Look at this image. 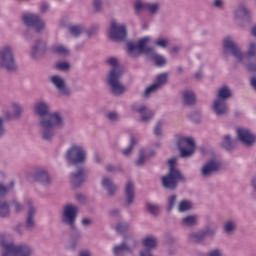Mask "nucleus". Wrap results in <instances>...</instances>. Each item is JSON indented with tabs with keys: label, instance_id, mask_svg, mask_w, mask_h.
<instances>
[{
	"label": "nucleus",
	"instance_id": "1",
	"mask_svg": "<svg viewBox=\"0 0 256 256\" xmlns=\"http://www.w3.org/2000/svg\"><path fill=\"white\" fill-rule=\"evenodd\" d=\"M49 103L45 100L35 102L33 113L40 118L39 125L41 137L44 141H52L55 137V128L61 129L65 126V118L61 112H49Z\"/></svg>",
	"mask_w": 256,
	"mask_h": 256
},
{
	"label": "nucleus",
	"instance_id": "2",
	"mask_svg": "<svg viewBox=\"0 0 256 256\" xmlns=\"http://www.w3.org/2000/svg\"><path fill=\"white\" fill-rule=\"evenodd\" d=\"M149 43H151V37L145 36L140 38L137 42H128L127 51L129 57L133 59L145 53L148 59H151L158 67H165L167 65V58L161 54H157L153 49L149 48Z\"/></svg>",
	"mask_w": 256,
	"mask_h": 256
},
{
	"label": "nucleus",
	"instance_id": "3",
	"mask_svg": "<svg viewBox=\"0 0 256 256\" xmlns=\"http://www.w3.org/2000/svg\"><path fill=\"white\" fill-rule=\"evenodd\" d=\"M222 47L223 53L226 55L230 53L238 63H245L247 59H256V41H250L248 43L246 54L243 53L241 47L235 43V40L231 36L224 38Z\"/></svg>",
	"mask_w": 256,
	"mask_h": 256
},
{
	"label": "nucleus",
	"instance_id": "4",
	"mask_svg": "<svg viewBox=\"0 0 256 256\" xmlns=\"http://www.w3.org/2000/svg\"><path fill=\"white\" fill-rule=\"evenodd\" d=\"M107 63L112 69L106 77V83L109 85L113 95H123L126 88L119 80L124 73L123 66L119 64V59L116 57L108 58Z\"/></svg>",
	"mask_w": 256,
	"mask_h": 256
},
{
	"label": "nucleus",
	"instance_id": "5",
	"mask_svg": "<svg viewBox=\"0 0 256 256\" xmlns=\"http://www.w3.org/2000/svg\"><path fill=\"white\" fill-rule=\"evenodd\" d=\"M0 247L3 251L1 256H32L33 248L27 244H15L11 237L7 235L0 236Z\"/></svg>",
	"mask_w": 256,
	"mask_h": 256
},
{
	"label": "nucleus",
	"instance_id": "6",
	"mask_svg": "<svg viewBox=\"0 0 256 256\" xmlns=\"http://www.w3.org/2000/svg\"><path fill=\"white\" fill-rule=\"evenodd\" d=\"M169 172L167 175L163 176L161 181L163 187L166 189H175L179 181H183L185 178L181 171L177 169V158H170L168 160Z\"/></svg>",
	"mask_w": 256,
	"mask_h": 256
},
{
	"label": "nucleus",
	"instance_id": "7",
	"mask_svg": "<svg viewBox=\"0 0 256 256\" xmlns=\"http://www.w3.org/2000/svg\"><path fill=\"white\" fill-rule=\"evenodd\" d=\"M64 157L67 163H73L74 165L85 163L87 161V149L83 144L73 143L67 149Z\"/></svg>",
	"mask_w": 256,
	"mask_h": 256
},
{
	"label": "nucleus",
	"instance_id": "8",
	"mask_svg": "<svg viewBox=\"0 0 256 256\" xmlns=\"http://www.w3.org/2000/svg\"><path fill=\"white\" fill-rule=\"evenodd\" d=\"M0 69H7V71H15L17 69L13 46L9 44L2 46L0 49Z\"/></svg>",
	"mask_w": 256,
	"mask_h": 256
},
{
	"label": "nucleus",
	"instance_id": "9",
	"mask_svg": "<svg viewBox=\"0 0 256 256\" xmlns=\"http://www.w3.org/2000/svg\"><path fill=\"white\" fill-rule=\"evenodd\" d=\"M107 37L111 41H125L127 39V25L117 20H111L107 30Z\"/></svg>",
	"mask_w": 256,
	"mask_h": 256
},
{
	"label": "nucleus",
	"instance_id": "10",
	"mask_svg": "<svg viewBox=\"0 0 256 256\" xmlns=\"http://www.w3.org/2000/svg\"><path fill=\"white\" fill-rule=\"evenodd\" d=\"M178 151L182 159H189L195 155V139L191 136L178 138Z\"/></svg>",
	"mask_w": 256,
	"mask_h": 256
},
{
	"label": "nucleus",
	"instance_id": "11",
	"mask_svg": "<svg viewBox=\"0 0 256 256\" xmlns=\"http://www.w3.org/2000/svg\"><path fill=\"white\" fill-rule=\"evenodd\" d=\"M79 208L73 204L64 206L61 214V221L64 225H68L71 229H75V221L77 220V214Z\"/></svg>",
	"mask_w": 256,
	"mask_h": 256
},
{
	"label": "nucleus",
	"instance_id": "12",
	"mask_svg": "<svg viewBox=\"0 0 256 256\" xmlns=\"http://www.w3.org/2000/svg\"><path fill=\"white\" fill-rule=\"evenodd\" d=\"M131 111H133V113H138L143 123H149V121H153V118L155 117V112L149 109L145 104L134 103L131 106Z\"/></svg>",
	"mask_w": 256,
	"mask_h": 256
},
{
	"label": "nucleus",
	"instance_id": "13",
	"mask_svg": "<svg viewBox=\"0 0 256 256\" xmlns=\"http://www.w3.org/2000/svg\"><path fill=\"white\" fill-rule=\"evenodd\" d=\"M22 21L26 27H34L36 31H43L45 29V22L35 13H25Z\"/></svg>",
	"mask_w": 256,
	"mask_h": 256
},
{
	"label": "nucleus",
	"instance_id": "14",
	"mask_svg": "<svg viewBox=\"0 0 256 256\" xmlns=\"http://www.w3.org/2000/svg\"><path fill=\"white\" fill-rule=\"evenodd\" d=\"M221 169V161L217 158H213L208 160L200 169L201 177L207 178L211 177L215 171H219Z\"/></svg>",
	"mask_w": 256,
	"mask_h": 256
},
{
	"label": "nucleus",
	"instance_id": "15",
	"mask_svg": "<svg viewBox=\"0 0 256 256\" xmlns=\"http://www.w3.org/2000/svg\"><path fill=\"white\" fill-rule=\"evenodd\" d=\"M50 83L57 89L59 95H63L65 97H68V95H71V89L67 86V82L65 81V78L63 76L59 75H52L50 77Z\"/></svg>",
	"mask_w": 256,
	"mask_h": 256
},
{
	"label": "nucleus",
	"instance_id": "16",
	"mask_svg": "<svg viewBox=\"0 0 256 256\" xmlns=\"http://www.w3.org/2000/svg\"><path fill=\"white\" fill-rule=\"evenodd\" d=\"M238 140L247 147H251L256 143V136L249 129L240 127L236 131Z\"/></svg>",
	"mask_w": 256,
	"mask_h": 256
},
{
	"label": "nucleus",
	"instance_id": "17",
	"mask_svg": "<svg viewBox=\"0 0 256 256\" xmlns=\"http://www.w3.org/2000/svg\"><path fill=\"white\" fill-rule=\"evenodd\" d=\"M211 111L216 117H225L229 113V105L226 101L215 98L212 101Z\"/></svg>",
	"mask_w": 256,
	"mask_h": 256
},
{
	"label": "nucleus",
	"instance_id": "18",
	"mask_svg": "<svg viewBox=\"0 0 256 256\" xmlns=\"http://www.w3.org/2000/svg\"><path fill=\"white\" fill-rule=\"evenodd\" d=\"M135 247H137L135 241L126 240L113 247V254L115 256H124L125 253H133V249H135Z\"/></svg>",
	"mask_w": 256,
	"mask_h": 256
},
{
	"label": "nucleus",
	"instance_id": "19",
	"mask_svg": "<svg viewBox=\"0 0 256 256\" xmlns=\"http://www.w3.org/2000/svg\"><path fill=\"white\" fill-rule=\"evenodd\" d=\"M124 194V205L126 207L133 205L135 203V184L133 182L128 181L126 183Z\"/></svg>",
	"mask_w": 256,
	"mask_h": 256
},
{
	"label": "nucleus",
	"instance_id": "20",
	"mask_svg": "<svg viewBox=\"0 0 256 256\" xmlns=\"http://www.w3.org/2000/svg\"><path fill=\"white\" fill-rule=\"evenodd\" d=\"M102 188L107 191L108 195L113 196L117 193L119 187L113 182V179L109 176H103L100 182Z\"/></svg>",
	"mask_w": 256,
	"mask_h": 256
},
{
	"label": "nucleus",
	"instance_id": "21",
	"mask_svg": "<svg viewBox=\"0 0 256 256\" xmlns=\"http://www.w3.org/2000/svg\"><path fill=\"white\" fill-rule=\"evenodd\" d=\"M234 19L236 21H242L245 19H251V10L247 8V5L240 4L235 10H234Z\"/></svg>",
	"mask_w": 256,
	"mask_h": 256
},
{
	"label": "nucleus",
	"instance_id": "22",
	"mask_svg": "<svg viewBox=\"0 0 256 256\" xmlns=\"http://www.w3.org/2000/svg\"><path fill=\"white\" fill-rule=\"evenodd\" d=\"M181 227L191 229V227H197L199 225V216L196 214H190L184 216L180 221Z\"/></svg>",
	"mask_w": 256,
	"mask_h": 256
},
{
	"label": "nucleus",
	"instance_id": "23",
	"mask_svg": "<svg viewBox=\"0 0 256 256\" xmlns=\"http://www.w3.org/2000/svg\"><path fill=\"white\" fill-rule=\"evenodd\" d=\"M11 112H3L6 119H11V117H21L23 115V106L19 102H11L10 104Z\"/></svg>",
	"mask_w": 256,
	"mask_h": 256
},
{
	"label": "nucleus",
	"instance_id": "24",
	"mask_svg": "<svg viewBox=\"0 0 256 256\" xmlns=\"http://www.w3.org/2000/svg\"><path fill=\"white\" fill-rule=\"evenodd\" d=\"M86 180L87 175L85 174V172H83V170H77L70 175V182L72 183V185H74V187H79V185L84 183V181Z\"/></svg>",
	"mask_w": 256,
	"mask_h": 256
},
{
	"label": "nucleus",
	"instance_id": "25",
	"mask_svg": "<svg viewBox=\"0 0 256 256\" xmlns=\"http://www.w3.org/2000/svg\"><path fill=\"white\" fill-rule=\"evenodd\" d=\"M233 97V91L229 86H221L218 88L216 92V98L215 99H220L221 101H229Z\"/></svg>",
	"mask_w": 256,
	"mask_h": 256
},
{
	"label": "nucleus",
	"instance_id": "26",
	"mask_svg": "<svg viewBox=\"0 0 256 256\" xmlns=\"http://www.w3.org/2000/svg\"><path fill=\"white\" fill-rule=\"evenodd\" d=\"M159 244L157 237L153 235H149L143 238L142 245L146 248L144 251H153V249H157V245Z\"/></svg>",
	"mask_w": 256,
	"mask_h": 256
},
{
	"label": "nucleus",
	"instance_id": "27",
	"mask_svg": "<svg viewBox=\"0 0 256 256\" xmlns=\"http://www.w3.org/2000/svg\"><path fill=\"white\" fill-rule=\"evenodd\" d=\"M36 181H40L42 185H50L51 183V176L47 173V170L40 169L35 173Z\"/></svg>",
	"mask_w": 256,
	"mask_h": 256
},
{
	"label": "nucleus",
	"instance_id": "28",
	"mask_svg": "<svg viewBox=\"0 0 256 256\" xmlns=\"http://www.w3.org/2000/svg\"><path fill=\"white\" fill-rule=\"evenodd\" d=\"M45 47H47V42L43 40H36L30 50L31 57H37V55H39V52L43 51Z\"/></svg>",
	"mask_w": 256,
	"mask_h": 256
},
{
	"label": "nucleus",
	"instance_id": "29",
	"mask_svg": "<svg viewBox=\"0 0 256 256\" xmlns=\"http://www.w3.org/2000/svg\"><path fill=\"white\" fill-rule=\"evenodd\" d=\"M51 49L52 53L61 55L62 57H69L71 55V50L63 44H54Z\"/></svg>",
	"mask_w": 256,
	"mask_h": 256
},
{
	"label": "nucleus",
	"instance_id": "30",
	"mask_svg": "<svg viewBox=\"0 0 256 256\" xmlns=\"http://www.w3.org/2000/svg\"><path fill=\"white\" fill-rule=\"evenodd\" d=\"M223 231L226 235H233L237 231V221L233 219L226 220L223 225Z\"/></svg>",
	"mask_w": 256,
	"mask_h": 256
},
{
	"label": "nucleus",
	"instance_id": "31",
	"mask_svg": "<svg viewBox=\"0 0 256 256\" xmlns=\"http://www.w3.org/2000/svg\"><path fill=\"white\" fill-rule=\"evenodd\" d=\"M137 143H139V138H137L135 135H131L130 136V145L122 150V154L125 157H129V155H131V153H133V148L135 147V145H137Z\"/></svg>",
	"mask_w": 256,
	"mask_h": 256
},
{
	"label": "nucleus",
	"instance_id": "32",
	"mask_svg": "<svg viewBox=\"0 0 256 256\" xmlns=\"http://www.w3.org/2000/svg\"><path fill=\"white\" fill-rule=\"evenodd\" d=\"M81 237V233H77V235L72 236L71 240L66 244V249L68 251H76L77 247H79V238Z\"/></svg>",
	"mask_w": 256,
	"mask_h": 256
},
{
	"label": "nucleus",
	"instance_id": "33",
	"mask_svg": "<svg viewBox=\"0 0 256 256\" xmlns=\"http://www.w3.org/2000/svg\"><path fill=\"white\" fill-rule=\"evenodd\" d=\"M183 101L186 105H194L196 101L195 92L186 90L183 92Z\"/></svg>",
	"mask_w": 256,
	"mask_h": 256
},
{
	"label": "nucleus",
	"instance_id": "34",
	"mask_svg": "<svg viewBox=\"0 0 256 256\" xmlns=\"http://www.w3.org/2000/svg\"><path fill=\"white\" fill-rule=\"evenodd\" d=\"M188 239L190 241H194L195 243H199L205 239V232L203 230L196 231V232H190L188 234Z\"/></svg>",
	"mask_w": 256,
	"mask_h": 256
},
{
	"label": "nucleus",
	"instance_id": "35",
	"mask_svg": "<svg viewBox=\"0 0 256 256\" xmlns=\"http://www.w3.org/2000/svg\"><path fill=\"white\" fill-rule=\"evenodd\" d=\"M191 209H193V202L189 200H182L178 204L179 213H187V211H191Z\"/></svg>",
	"mask_w": 256,
	"mask_h": 256
},
{
	"label": "nucleus",
	"instance_id": "36",
	"mask_svg": "<svg viewBox=\"0 0 256 256\" xmlns=\"http://www.w3.org/2000/svg\"><path fill=\"white\" fill-rule=\"evenodd\" d=\"M147 3L143 2V0H136L134 2V11L137 15L143 13L144 11H147Z\"/></svg>",
	"mask_w": 256,
	"mask_h": 256
},
{
	"label": "nucleus",
	"instance_id": "37",
	"mask_svg": "<svg viewBox=\"0 0 256 256\" xmlns=\"http://www.w3.org/2000/svg\"><path fill=\"white\" fill-rule=\"evenodd\" d=\"M25 205L28 207L27 217L35 219V215H37V208L33 207V199H27L25 201Z\"/></svg>",
	"mask_w": 256,
	"mask_h": 256
},
{
	"label": "nucleus",
	"instance_id": "38",
	"mask_svg": "<svg viewBox=\"0 0 256 256\" xmlns=\"http://www.w3.org/2000/svg\"><path fill=\"white\" fill-rule=\"evenodd\" d=\"M168 79H169V73L164 72V73L158 74L156 76V80L154 84L158 85V87L161 89V87L167 83Z\"/></svg>",
	"mask_w": 256,
	"mask_h": 256
},
{
	"label": "nucleus",
	"instance_id": "39",
	"mask_svg": "<svg viewBox=\"0 0 256 256\" xmlns=\"http://www.w3.org/2000/svg\"><path fill=\"white\" fill-rule=\"evenodd\" d=\"M160 7L161 5H159V3L157 2H148L146 6V11H148V13H151V15H157V13H159Z\"/></svg>",
	"mask_w": 256,
	"mask_h": 256
},
{
	"label": "nucleus",
	"instance_id": "40",
	"mask_svg": "<svg viewBox=\"0 0 256 256\" xmlns=\"http://www.w3.org/2000/svg\"><path fill=\"white\" fill-rule=\"evenodd\" d=\"M235 141L231 138V135L227 134L223 137L221 145L224 149H232Z\"/></svg>",
	"mask_w": 256,
	"mask_h": 256
},
{
	"label": "nucleus",
	"instance_id": "41",
	"mask_svg": "<svg viewBox=\"0 0 256 256\" xmlns=\"http://www.w3.org/2000/svg\"><path fill=\"white\" fill-rule=\"evenodd\" d=\"M161 89L158 85L155 83L148 86L144 91V97H151V95H154V93H157Z\"/></svg>",
	"mask_w": 256,
	"mask_h": 256
},
{
	"label": "nucleus",
	"instance_id": "42",
	"mask_svg": "<svg viewBox=\"0 0 256 256\" xmlns=\"http://www.w3.org/2000/svg\"><path fill=\"white\" fill-rule=\"evenodd\" d=\"M165 125V122H163V120H160L156 123L155 127H154V135L156 137H163L164 133H163V126Z\"/></svg>",
	"mask_w": 256,
	"mask_h": 256
},
{
	"label": "nucleus",
	"instance_id": "43",
	"mask_svg": "<svg viewBox=\"0 0 256 256\" xmlns=\"http://www.w3.org/2000/svg\"><path fill=\"white\" fill-rule=\"evenodd\" d=\"M146 211L150 213V215H157L159 213V205L155 203H147Z\"/></svg>",
	"mask_w": 256,
	"mask_h": 256
},
{
	"label": "nucleus",
	"instance_id": "44",
	"mask_svg": "<svg viewBox=\"0 0 256 256\" xmlns=\"http://www.w3.org/2000/svg\"><path fill=\"white\" fill-rule=\"evenodd\" d=\"M175 205H177V195H171L167 199V209L168 211H173L175 208Z\"/></svg>",
	"mask_w": 256,
	"mask_h": 256
},
{
	"label": "nucleus",
	"instance_id": "45",
	"mask_svg": "<svg viewBox=\"0 0 256 256\" xmlns=\"http://www.w3.org/2000/svg\"><path fill=\"white\" fill-rule=\"evenodd\" d=\"M56 69H58V71H69L71 64L67 61H60L56 63Z\"/></svg>",
	"mask_w": 256,
	"mask_h": 256
},
{
	"label": "nucleus",
	"instance_id": "46",
	"mask_svg": "<svg viewBox=\"0 0 256 256\" xmlns=\"http://www.w3.org/2000/svg\"><path fill=\"white\" fill-rule=\"evenodd\" d=\"M115 231H117V233H125V231H129V223L119 222L115 226Z\"/></svg>",
	"mask_w": 256,
	"mask_h": 256
},
{
	"label": "nucleus",
	"instance_id": "47",
	"mask_svg": "<svg viewBox=\"0 0 256 256\" xmlns=\"http://www.w3.org/2000/svg\"><path fill=\"white\" fill-rule=\"evenodd\" d=\"M147 157H149V152L147 150H140L139 158L136 161V164L143 165Z\"/></svg>",
	"mask_w": 256,
	"mask_h": 256
},
{
	"label": "nucleus",
	"instance_id": "48",
	"mask_svg": "<svg viewBox=\"0 0 256 256\" xmlns=\"http://www.w3.org/2000/svg\"><path fill=\"white\" fill-rule=\"evenodd\" d=\"M155 45H157V47H161L162 49H165L166 47L169 46V39L167 38H158L155 40Z\"/></svg>",
	"mask_w": 256,
	"mask_h": 256
},
{
	"label": "nucleus",
	"instance_id": "49",
	"mask_svg": "<svg viewBox=\"0 0 256 256\" xmlns=\"http://www.w3.org/2000/svg\"><path fill=\"white\" fill-rule=\"evenodd\" d=\"M205 233V237H213L215 233H217V226H208L205 230H203Z\"/></svg>",
	"mask_w": 256,
	"mask_h": 256
},
{
	"label": "nucleus",
	"instance_id": "50",
	"mask_svg": "<svg viewBox=\"0 0 256 256\" xmlns=\"http://www.w3.org/2000/svg\"><path fill=\"white\" fill-rule=\"evenodd\" d=\"M70 33L73 37H79L83 33V28L81 26H72L70 27Z\"/></svg>",
	"mask_w": 256,
	"mask_h": 256
},
{
	"label": "nucleus",
	"instance_id": "51",
	"mask_svg": "<svg viewBox=\"0 0 256 256\" xmlns=\"http://www.w3.org/2000/svg\"><path fill=\"white\" fill-rule=\"evenodd\" d=\"M106 118L108 119V121H119V113H117L116 111H110L106 114Z\"/></svg>",
	"mask_w": 256,
	"mask_h": 256
},
{
	"label": "nucleus",
	"instance_id": "52",
	"mask_svg": "<svg viewBox=\"0 0 256 256\" xmlns=\"http://www.w3.org/2000/svg\"><path fill=\"white\" fill-rule=\"evenodd\" d=\"M12 207L15 211V213H21V211H23V209H25V205H23L21 202L19 201H14L12 203Z\"/></svg>",
	"mask_w": 256,
	"mask_h": 256
},
{
	"label": "nucleus",
	"instance_id": "53",
	"mask_svg": "<svg viewBox=\"0 0 256 256\" xmlns=\"http://www.w3.org/2000/svg\"><path fill=\"white\" fill-rule=\"evenodd\" d=\"M207 256H225L222 249L214 248L207 253Z\"/></svg>",
	"mask_w": 256,
	"mask_h": 256
},
{
	"label": "nucleus",
	"instance_id": "54",
	"mask_svg": "<svg viewBox=\"0 0 256 256\" xmlns=\"http://www.w3.org/2000/svg\"><path fill=\"white\" fill-rule=\"evenodd\" d=\"M25 227L29 230L33 229L35 227V218L27 217Z\"/></svg>",
	"mask_w": 256,
	"mask_h": 256
},
{
	"label": "nucleus",
	"instance_id": "55",
	"mask_svg": "<svg viewBox=\"0 0 256 256\" xmlns=\"http://www.w3.org/2000/svg\"><path fill=\"white\" fill-rule=\"evenodd\" d=\"M93 7L95 11H101L103 9V0H94Z\"/></svg>",
	"mask_w": 256,
	"mask_h": 256
},
{
	"label": "nucleus",
	"instance_id": "56",
	"mask_svg": "<svg viewBox=\"0 0 256 256\" xmlns=\"http://www.w3.org/2000/svg\"><path fill=\"white\" fill-rule=\"evenodd\" d=\"M4 123H5V119L0 116V138L3 137V135H5Z\"/></svg>",
	"mask_w": 256,
	"mask_h": 256
},
{
	"label": "nucleus",
	"instance_id": "57",
	"mask_svg": "<svg viewBox=\"0 0 256 256\" xmlns=\"http://www.w3.org/2000/svg\"><path fill=\"white\" fill-rule=\"evenodd\" d=\"M253 59L254 61L250 62L247 67L249 71H252V73H256V58Z\"/></svg>",
	"mask_w": 256,
	"mask_h": 256
},
{
	"label": "nucleus",
	"instance_id": "58",
	"mask_svg": "<svg viewBox=\"0 0 256 256\" xmlns=\"http://www.w3.org/2000/svg\"><path fill=\"white\" fill-rule=\"evenodd\" d=\"M40 11L41 13H47L49 11V5L47 4V2L40 4Z\"/></svg>",
	"mask_w": 256,
	"mask_h": 256
},
{
	"label": "nucleus",
	"instance_id": "59",
	"mask_svg": "<svg viewBox=\"0 0 256 256\" xmlns=\"http://www.w3.org/2000/svg\"><path fill=\"white\" fill-rule=\"evenodd\" d=\"M223 5H225L224 0H214V7H217V9H223Z\"/></svg>",
	"mask_w": 256,
	"mask_h": 256
},
{
	"label": "nucleus",
	"instance_id": "60",
	"mask_svg": "<svg viewBox=\"0 0 256 256\" xmlns=\"http://www.w3.org/2000/svg\"><path fill=\"white\" fill-rule=\"evenodd\" d=\"M82 225H84V227H87V226L91 225V219L83 218L82 219Z\"/></svg>",
	"mask_w": 256,
	"mask_h": 256
},
{
	"label": "nucleus",
	"instance_id": "61",
	"mask_svg": "<svg viewBox=\"0 0 256 256\" xmlns=\"http://www.w3.org/2000/svg\"><path fill=\"white\" fill-rule=\"evenodd\" d=\"M140 256H153L149 250L140 251Z\"/></svg>",
	"mask_w": 256,
	"mask_h": 256
},
{
	"label": "nucleus",
	"instance_id": "62",
	"mask_svg": "<svg viewBox=\"0 0 256 256\" xmlns=\"http://www.w3.org/2000/svg\"><path fill=\"white\" fill-rule=\"evenodd\" d=\"M79 256H91V252L89 250H82Z\"/></svg>",
	"mask_w": 256,
	"mask_h": 256
},
{
	"label": "nucleus",
	"instance_id": "63",
	"mask_svg": "<svg viewBox=\"0 0 256 256\" xmlns=\"http://www.w3.org/2000/svg\"><path fill=\"white\" fill-rule=\"evenodd\" d=\"M106 171L113 173L115 171V167L111 164L106 165Z\"/></svg>",
	"mask_w": 256,
	"mask_h": 256
},
{
	"label": "nucleus",
	"instance_id": "64",
	"mask_svg": "<svg viewBox=\"0 0 256 256\" xmlns=\"http://www.w3.org/2000/svg\"><path fill=\"white\" fill-rule=\"evenodd\" d=\"M117 215H119V210L118 209H114L110 211V216L111 217H117Z\"/></svg>",
	"mask_w": 256,
	"mask_h": 256
}]
</instances>
